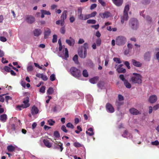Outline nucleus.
<instances>
[{"mask_svg":"<svg viewBox=\"0 0 159 159\" xmlns=\"http://www.w3.org/2000/svg\"><path fill=\"white\" fill-rule=\"evenodd\" d=\"M142 77L141 75L138 73H133V76L130 80L133 84H140L142 83Z\"/></svg>","mask_w":159,"mask_h":159,"instance_id":"nucleus-1","label":"nucleus"},{"mask_svg":"<svg viewBox=\"0 0 159 159\" xmlns=\"http://www.w3.org/2000/svg\"><path fill=\"white\" fill-rule=\"evenodd\" d=\"M129 26L132 30H137L139 26L138 20L135 18L131 19L129 21Z\"/></svg>","mask_w":159,"mask_h":159,"instance_id":"nucleus-2","label":"nucleus"},{"mask_svg":"<svg viewBox=\"0 0 159 159\" xmlns=\"http://www.w3.org/2000/svg\"><path fill=\"white\" fill-rule=\"evenodd\" d=\"M70 74L75 78H79L81 75L80 70L75 67L70 68Z\"/></svg>","mask_w":159,"mask_h":159,"instance_id":"nucleus-3","label":"nucleus"},{"mask_svg":"<svg viewBox=\"0 0 159 159\" xmlns=\"http://www.w3.org/2000/svg\"><path fill=\"white\" fill-rule=\"evenodd\" d=\"M129 9V6L128 5H127L125 6L124 11L123 15L121 17V22L122 24L124 23L125 20H127L128 19L129 16L128 12Z\"/></svg>","mask_w":159,"mask_h":159,"instance_id":"nucleus-4","label":"nucleus"},{"mask_svg":"<svg viewBox=\"0 0 159 159\" xmlns=\"http://www.w3.org/2000/svg\"><path fill=\"white\" fill-rule=\"evenodd\" d=\"M77 16L78 19L81 20H86V14H82V8L81 7L78 8Z\"/></svg>","mask_w":159,"mask_h":159,"instance_id":"nucleus-5","label":"nucleus"},{"mask_svg":"<svg viewBox=\"0 0 159 159\" xmlns=\"http://www.w3.org/2000/svg\"><path fill=\"white\" fill-rule=\"evenodd\" d=\"M126 41V39L124 37L119 36L116 38V42L118 45H122L125 43Z\"/></svg>","mask_w":159,"mask_h":159,"instance_id":"nucleus-6","label":"nucleus"},{"mask_svg":"<svg viewBox=\"0 0 159 159\" xmlns=\"http://www.w3.org/2000/svg\"><path fill=\"white\" fill-rule=\"evenodd\" d=\"M29 98L28 96H26L24 98L23 103L20 106H17V108L22 107L23 108H26L30 106V104L29 103Z\"/></svg>","mask_w":159,"mask_h":159,"instance_id":"nucleus-7","label":"nucleus"},{"mask_svg":"<svg viewBox=\"0 0 159 159\" xmlns=\"http://www.w3.org/2000/svg\"><path fill=\"white\" fill-rule=\"evenodd\" d=\"M107 111L110 113H113L114 111V109L112 105L109 103H107L106 106Z\"/></svg>","mask_w":159,"mask_h":159,"instance_id":"nucleus-8","label":"nucleus"},{"mask_svg":"<svg viewBox=\"0 0 159 159\" xmlns=\"http://www.w3.org/2000/svg\"><path fill=\"white\" fill-rule=\"evenodd\" d=\"M157 98L156 95H153L150 96L148 99V101L149 102L152 104L155 103L157 102Z\"/></svg>","mask_w":159,"mask_h":159,"instance_id":"nucleus-9","label":"nucleus"},{"mask_svg":"<svg viewBox=\"0 0 159 159\" xmlns=\"http://www.w3.org/2000/svg\"><path fill=\"white\" fill-rule=\"evenodd\" d=\"M99 15L102 18H107L111 16V14L109 11H105L104 13H100Z\"/></svg>","mask_w":159,"mask_h":159,"instance_id":"nucleus-10","label":"nucleus"},{"mask_svg":"<svg viewBox=\"0 0 159 159\" xmlns=\"http://www.w3.org/2000/svg\"><path fill=\"white\" fill-rule=\"evenodd\" d=\"M26 20L27 22L30 24L33 23L35 21L34 17L31 15L27 16Z\"/></svg>","mask_w":159,"mask_h":159,"instance_id":"nucleus-11","label":"nucleus"},{"mask_svg":"<svg viewBox=\"0 0 159 159\" xmlns=\"http://www.w3.org/2000/svg\"><path fill=\"white\" fill-rule=\"evenodd\" d=\"M78 55L79 57L82 58H85L87 55V51L82 50H80L78 51Z\"/></svg>","mask_w":159,"mask_h":159,"instance_id":"nucleus-12","label":"nucleus"},{"mask_svg":"<svg viewBox=\"0 0 159 159\" xmlns=\"http://www.w3.org/2000/svg\"><path fill=\"white\" fill-rule=\"evenodd\" d=\"M51 30L49 28H46L45 29H44V39H47L48 38V36H50V34H51Z\"/></svg>","mask_w":159,"mask_h":159,"instance_id":"nucleus-13","label":"nucleus"},{"mask_svg":"<svg viewBox=\"0 0 159 159\" xmlns=\"http://www.w3.org/2000/svg\"><path fill=\"white\" fill-rule=\"evenodd\" d=\"M66 43L70 46H73L75 43V40L71 37L69 38V39H66Z\"/></svg>","mask_w":159,"mask_h":159,"instance_id":"nucleus-14","label":"nucleus"},{"mask_svg":"<svg viewBox=\"0 0 159 159\" xmlns=\"http://www.w3.org/2000/svg\"><path fill=\"white\" fill-rule=\"evenodd\" d=\"M151 52H146L144 55V59L146 61H150L151 58Z\"/></svg>","mask_w":159,"mask_h":159,"instance_id":"nucleus-15","label":"nucleus"},{"mask_svg":"<svg viewBox=\"0 0 159 159\" xmlns=\"http://www.w3.org/2000/svg\"><path fill=\"white\" fill-rule=\"evenodd\" d=\"M130 113L133 115H137L141 114V113L134 108H132L129 110Z\"/></svg>","mask_w":159,"mask_h":159,"instance_id":"nucleus-16","label":"nucleus"},{"mask_svg":"<svg viewBox=\"0 0 159 159\" xmlns=\"http://www.w3.org/2000/svg\"><path fill=\"white\" fill-rule=\"evenodd\" d=\"M131 62L133 65L137 67H141L142 65V63H140L139 61H137L134 59H132Z\"/></svg>","mask_w":159,"mask_h":159,"instance_id":"nucleus-17","label":"nucleus"},{"mask_svg":"<svg viewBox=\"0 0 159 159\" xmlns=\"http://www.w3.org/2000/svg\"><path fill=\"white\" fill-rule=\"evenodd\" d=\"M39 111L38 109L35 106H34L32 107L31 110V113L32 115H34L37 114L39 112Z\"/></svg>","mask_w":159,"mask_h":159,"instance_id":"nucleus-18","label":"nucleus"},{"mask_svg":"<svg viewBox=\"0 0 159 159\" xmlns=\"http://www.w3.org/2000/svg\"><path fill=\"white\" fill-rule=\"evenodd\" d=\"M42 33V31L40 29H35L33 31L34 35L36 37L39 36Z\"/></svg>","mask_w":159,"mask_h":159,"instance_id":"nucleus-19","label":"nucleus"},{"mask_svg":"<svg viewBox=\"0 0 159 159\" xmlns=\"http://www.w3.org/2000/svg\"><path fill=\"white\" fill-rule=\"evenodd\" d=\"M113 3L117 6H120L122 4L123 0H112Z\"/></svg>","mask_w":159,"mask_h":159,"instance_id":"nucleus-20","label":"nucleus"},{"mask_svg":"<svg viewBox=\"0 0 159 159\" xmlns=\"http://www.w3.org/2000/svg\"><path fill=\"white\" fill-rule=\"evenodd\" d=\"M67 11L66 10H64L63 12L61 17V20L63 21H64V20L67 18Z\"/></svg>","mask_w":159,"mask_h":159,"instance_id":"nucleus-21","label":"nucleus"},{"mask_svg":"<svg viewBox=\"0 0 159 159\" xmlns=\"http://www.w3.org/2000/svg\"><path fill=\"white\" fill-rule=\"evenodd\" d=\"M43 143L44 145L47 147L50 148L52 147V145L47 139H44Z\"/></svg>","mask_w":159,"mask_h":159,"instance_id":"nucleus-22","label":"nucleus"},{"mask_svg":"<svg viewBox=\"0 0 159 159\" xmlns=\"http://www.w3.org/2000/svg\"><path fill=\"white\" fill-rule=\"evenodd\" d=\"M121 101H116L115 103V105L117 107V109L118 110H119L120 107L121 105H122L124 102H120Z\"/></svg>","mask_w":159,"mask_h":159,"instance_id":"nucleus-23","label":"nucleus"},{"mask_svg":"<svg viewBox=\"0 0 159 159\" xmlns=\"http://www.w3.org/2000/svg\"><path fill=\"white\" fill-rule=\"evenodd\" d=\"M98 78L97 77H94L90 79V82L93 84L96 83L98 80Z\"/></svg>","mask_w":159,"mask_h":159,"instance_id":"nucleus-24","label":"nucleus"},{"mask_svg":"<svg viewBox=\"0 0 159 159\" xmlns=\"http://www.w3.org/2000/svg\"><path fill=\"white\" fill-rule=\"evenodd\" d=\"M116 70L118 73H125L126 72L125 69L122 68H117Z\"/></svg>","mask_w":159,"mask_h":159,"instance_id":"nucleus-25","label":"nucleus"},{"mask_svg":"<svg viewBox=\"0 0 159 159\" xmlns=\"http://www.w3.org/2000/svg\"><path fill=\"white\" fill-rule=\"evenodd\" d=\"M7 119V116L6 114H4L0 116V120L2 121L5 122Z\"/></svg>","mask_w":159,"mask_h":159,"instance_id":"nucleus-26","label":"nucleus"},{"mask_svg":"<svg viewBox=\"0 0 159 159\" xmlns=\"http://www.w3.org/2000/svg\"><path fill=\"white\" fill-rule=\"evenodd\" d=\"M7 150L9 152H12L15 150V148L12 145H9L7 147Z\"/></svg>","mask_w":159,"mask_h":159,"instance_id":"nucleus-27","label":"nucleus"},{"mask_svg":"<svg viewBox=\"0 0 159 159\" xmlns=\"http://www.w3.org/2000/svg\"><path fill=\"white\" fill-rule=\"evenodd\" d=\"M54 92V90L53 88L52 87L49 88L48 89L47 93L48 95L52 94Z\"/></svg>","mask_w":159,"mask_h":159,"instance_id":"nucleus-28","label":"nucleus"},{"mask_svg":"<svg viewBox=\"0 0 159 159\" xmlns=\"http://www.w3.org/2000/svg\"><path fill=\"white\" fill-rule=\"evenodd\" d=\"M65 23V21H63L61 20H59L56 22V24L57 25H59L60 24L61 26H64Z\"/></svg>","mask_w":159,"mask_h":159,"instance_id":"nucleus-29","label":"nucleus"},{"mask_svg":"<svg viewBox=\"0 0 159 159\" xmlns=\"http://www.w3.org/2000/svg\"><path fill=\"white\" fill-rule=\"evenodd\" d=\"M124 83L126 88L128 89H130L131 88V84L129 83L127 80L125 81V82H124Z\"/></svg>","mask_w":159,"mask_h":159,"instance_id":"nucleus-30","label":"nucleus"},{"mask_svg":"<svg viewBox=\"0 0 159 159\" xmlns=\"http://www.w3.org/2000/svg\"><path fill=\"white\" fill-rule=\"evenodd\" d=\"M73 60L76 64L78 63V56L77 55H75L73 58Z\"/></svg>","mask_w":159,"mask_h":159,"instance_id":"nucleus-31","label":"nucleus"},{"mask_svg":"<svg viewBox=\"0 0 159 159\" xmlns=\"http://www.w3.org/2000/svg\"><path fill=\"white\" fill-rule=\"evenodd\" d=\"M41 13H43L44 15H51V13L49 11H47L45 10H41Z\"/></svg>","mask_w":159,"mask_h":159,"instance_id":"nucleus-32","label":"nucleus"},{"mask_svg":"<svg viewBox=\"0 0 159 159\" xmlns=\"http://www.w3.org/2000/svg\"><path fill=\"white\" fill-rule=\"evenodd\" d=\"M54 136L57 138H58L60 137V134L59 132L57 131H55L54 133Z\"/></svg>","mask_w":159,"mask_h":159,"instance_id":"nucleus-33","label":"nucleus"},{"mask_svg":"<svg viewBox=\"0 0 159 159\" xmlns=\"http://www.w3.org/2000/svg\"><path fill=\"white\" fill-rule=\"evenodd\" d=\"M96 21L94 20L90 19L88 20L87 21V23L88 24H95L96 23Z\"/></svg>","mask_w":159,"mask_h":159,"instance_id":"nucleus-34","label":"nucleus"},{"mask_svg":"<svg viewBox=\"0 0 159 159\" xmlns=\"http://www.w3.org/2000/svg\"><path fill=\"white\" fill-rule=\"evenodd\" d=\"M113 60L114 61L116 62V63H117L119 64L121 63L122 62V61L120 60V59L118 58L114 57L113 58Z\"/></svg>","mask_w":159,"mask_h":159,"instance_id":"nucleus-35","label":"nucleus"},{"mask_svg":"<svg viewBox=\"0 0 159 159\" xmlns=\"http://www.w3.org/2000/svg\"><path fill=\"white\" fill-rule=\"evenodd\" d=\"M82 75L84 77H87L88 76V74L87 70H84L82 72Z\"/></svg>","mask_w":159,"mask_h":159,"instance_id":"nucleus-36","label":"nucleus"},{"mask_svg":"<svg viewBox=\"0 0 159 159\" xmlns=\"http://www.w3.org/2000/svg\"><path fill=\"white\" fill-rule=\"evenodd\" d=\"M66 126L67 127L70 128L71 129H73L74 128V126L70 122H69L67 123L66 125Z\"/></svg>","mask_w":159,"mask_h":159,"instance_id":"nucleus-37","label":"nucleus"},{"mask_svg":"<svg viewBox=\"0 0 159 159\" xmlns=\"http://www.w3.org/2000/svg\"><path fill=\"white\" fill-rule=\"evenodd\" d=\"M98 2L103 7H105L106 6V3L104 0H98Z\"/></svg>","mask_w":159,"mask_h":159,"instance_id":"nucleus-38","label":"nucleus"},{"mask_svg":"<svg viewBox=\"0 0 159 159\" xmlns=\"http://www.w3.org/2000/svg\"><path fill=\"white\" fill-rule=\"evenodd\" d=\"M45 87L44 86H42L41 88L40 89L39 91L41 93H44L45 92Z\"/></svg>","mask_w":159,"mask_h":159,"instance_id":"nucleus-39","label":"nucleus"},{"mask_svg":"<svg viewBox=\"0 0 159 159\" xmlns=\"http://www.w3.org/2000/svg\"><path fill=\"white\" fill-rule=\"evenodd\" d=\"M84 50L87 51V49L89 48V44L87 43H85L84 44Z\"/></svg>","mask_w":159,"mask_h":159,"instance_id":"nucleus-40","label":"nucleus"},{"mask_svg":"<svg viewBox=\"0 0 159 159\" xmlns=\"http://www.w3.org/2000/svg\"><path fill=\"white\" fill-rule=\"evenodd\" d=\"M101 40L99 38L98 39L96 40V43L98 46H99L101 44Z\"/></svg>","mask_w":159,"mask_h":159,"instance_id":"nucleus-41","label":"nucleus"},{"mask_svg":"<svg viewBox=\"0 0 159 159\" xmlns=\"http://www.w3.org/2000/svg\"><path fill=\"white\" fill-rule=\"evenodd\" d=\"M57 35L56 34H54L53 36V39H52V42L53 43H56L57 42Z\"/></svg>","mask_w":159,"mask_h":159,"instance_id":"nucleus-42","label":"nucleus"},{"mask_svg":"<svg viewBox=\"0 0 159 159\" xmlns=\"http://www.w3.org/2000/svg\"><path fill=\"white\" fill-rule=\"evenodd\" d=\"M61 129L64 132L66 133L68 131L66 129V127L64 125H62L61 127Z\"/></svg>","mask_w":159,"mask_h":159,"instance_id":"nucleus-43","label":"nucleus"},{"mask_svg":"<svg viewBox=\"0 0 159 159\" xmlns=\"http://www.w3.org/2000/svg\"><path fill=\"white\" fill-rule=\"evenodd\" d=\"M4 70L7 72H10V71L11 68L8 66H5L4 68Z\"/></svg>","mask_w":159,"mask_h":159,"instance_id":"nucleus-44","label":"nucleus"},{"mask_svg":"<svg viewBox=\"0 0 159 159\" xmlns=\"http://www.w3.org/2000/svg\"><path fill=\"white\" fill-rule=\"evenodd\" d=\"M65 31L66 30L64 27H63L61 28L60 30V32L61 33L64 34H65Z\"/></svg>","mask_w":159,"mask_h":159,"instance_id":"nucleus-45","label":"nucleus"},{"mask_svg":"<svg viewBox=\"0 0 159 159\" xmlns=\"http://www.w3.org/2000/svg\"><path fill=\"white\" fill-rule=\"evenodd\" d=\"M74 146L75 147H79L81 146V144L78 142H75L73 143Z\"/></svg>","mask_w":159,"mask_h":159,"instance_id":"nucleus-46","label":"nucleus"},{"mask_svg":"<svg viewBox=\"0 0 159 159\" xmlns=\"http://www.w3.org/2000/svg\"><path fill=\"white\" fill-rule=\"evenodd\" d=\"M119 78L121 80L124 82H125V81H126L127 80L125 79L124 75H119Z\"/></svg>","mask_w":159,"mask_h":159,"instance_id":"nucleus-47","label":"nucleus"},{"mask_svg":"<svg viewBox=\"0 0 159 159\" xmlns=\"http://www.w3.org/2000/svg\"><path fill=\"white\" fill-rule=\"evenodd\" d=\"M50 80L52 81H53L55 80V76L54 74L51 75L50 76Z\"/></svg>","mask_w":159,"mask_h":159,"instance_id":"nucleus-48","label":"nucleus"},{"mask_svg":"<svg viewBox=\"0 0 159 159\" xmlns=\"http://www.w3.org/2000/svg\"><path fill=\"white\" fill-rule=\"evenodd\" d=\"M118 101H122L124 100V97L122 95L119 94L118 95Z\"/></svg>","mask_w":159,"mask_h":159,"instance_id":"nucleus-49","label":"nucleus"},{"mask_svg":"<svg viewBox=\"0 0 159 159\" xmlns=\"http://www.w3.org/2000/svg\"><path fill=\"white\" fill-rule=\"evenodd\" d=\"M125 65L127 66L128 69H129L130 68L129 63L128 61H125L124 63Z\"/></svg>","mask_w":159,"mask_h":159,"instance_id":"nucleus-50","label":"nucleus"},{"mask_svg":"<svg viewBox=\"0 0 159 159\" xmlns=\"http://www.w3.org/2000/svg\"><path fill=\"white\" fill-rule=\"evenodd\" d=\"M151 144L152 145H158L159 144V142L158 140H156L155 141L152 142Z\"/></svg>","mask_w":159,"mask_h":159,"instance_id":"nucleus-51","label":"nucleus"},{"mask_svg":"<svg viewBox=\"0 0 159 159\" xmlns=\"http://www.w3.org/2000/svg\"><path fill=\"white\" fill-rule=\"evenodd\" d=\"M69 57L68 51L67 48L65 49V57L66 58L68 57Z\"/></svg>","mask_w":159,"mask_h":159,"instance_id":"nucleus-52","label":"nucleus"},{"mask_svg":"<svg viewBox=\"0 0 159 159\" xmlns=\"http://www.w3.org/2000/svg\"><path fill=\"white\" fill-rule=\"evenodd\" d=\"M7 39L6 38L3 36L0 37V40L3 42H5L7 41Z\"/></svg>","mask_w":159,"mask_h":159,"instance_id":"nucleus-53","label":"nucleus"},{"mask_svg":"<svg viewBox=\"0 0 159 159\" xmlns=\"http://www.w3.org/2000/svg\"><path fill=\"white\" fill-rule=\"evenodd\" d=\"M6 101L7 103H8V100L9 99L12 100V98L9 96H6L5 97Z\"/></svg>","mask_w":159,"mask_h":159,"instance_id":"nucleus-54","label":"nucleus"},{"mask_svg":"<svg viewBox=\"0 0 159 159\" xmlns=\"http://www.w3.org/2000/svg\"><path fill=\"white\" fill-rule=\"evenodd\" d=\"M41 78L44 81H46L48 79L47 76L46 75H43V74L42 75Z\"/></svg>","mask_w":159,"mask_h":159,"instance_id":"nucleus-55","label":"nucleus"},{"mask_svg":"<svg viewBox=\"0 0 159 159\" xmlns=\"http://www.w3.org/2000/svg\"><path fill=\"white\" fill-rule=\"evenodd\" d=\"M97 5L96 4H93L91 5L90 9L91 10L97 7Z\"/></svg>","mask_w":159,"mask_h":159,"instance_id":"nucleus-56","label":"nucleus"},{"mask_svg":"<svg viewBox=\"0 0 159 159\" xmlns=\"http://www.w3.org/2000/svg\"><path fill=\"white\" fill-rule=\"evenodd\" d=\"M144 18L148 21H151V18L149 16H147L146 17H145Z\"/></svg>","mask_w":159,"mask_h":159,"instance_id":"nucleus-57","label":"nucleus"},{"mask_svg":"<svg viewBox=\"0 0 159 159\" xmlns=\"http://www.w3.org/2000/svg\"><path fill=\"white\" fill-rule=\"evenodd\" d=\"M49 123V124L50 125H53L55 122L54 121H53L52 120H50L48 121Z\"/></svg>","mask_w":159,"mask_h":159,"instance_id":"nucleus-58","label":"nucleus"},{"mask_svg":"<svg viewBox=\"0 0 159 159\" xmlns=\"http://www.w3.org/2000/svg\"><path fill=\"white\" fill-rule=\"evenodd\" d=\"M128 134V131L127 130H125L123 134H122V137L124 138H126V136Z\"/></svg>","mask_w":159,"mask_h":159,"instance_id":"nucleus-59","label":"nucleus"},{"mask_svg":"<svg viewBox=\"0 0 159 159\" xmlns=\"http://www.w3.org/2000/svg\"><path fill=\"white\" fill-rule=\"evenodd\" d=\"M150 2V0H143L142 3L143 4H147Z\"/></svg>","mask_w":159,"mask_h":159,"instance_id":"nucleus-60","label":"nucleus"},{"mask_svg":"<svg viewBox=\"0 0 159 159\" xmlns=\"http://www.w3.org/2000/svg\"><path fill=\"white\" fill-rule=\"evenodd\" d=\"M27 70L29 71H32L33 70V67L31 66H30L28 67Z\"/></svg>","mask_w":159,"mask_h":159,"instance_id":"nucleus-61","label":"nucleus"},{"mask_svg":"<svg viewBox=\"0 0 159 159\" xmlns=\"http://www.w3.org/2000/svg\"><path fill=\"white\" fill-rule=\"evenodd\" d=\"M91 27L94 28L95 30H98L99 27V25L97 24L96 25H92L91 26Z\"/></svg>","mask_w":159,"mask_h":159,"instance_id":"nucleus-62","label":"nucleus"},{"mask_svg":"<svg viewBox=\"0 0 159 159\" xmlns=\"http://www.w3.org/2000/svg\"><path fill=\"white\" fill-rule=\"evenodd\" d=\"M158 108H159V104L155 105L153 107V109L155 111L157 110Z\"/></svg>","mask_w":159,"mask_h":159,"instance_id":"nucleus-63","label":"nucleus"},{"mask_svg":"<svg viewBox=\"0 0 159 159\" xmlns=\"http://www.w3.org/2000/svg\"><path fill=\"white\" fill-rule=\"evenodd\" d=\"M86 134H88L90 136H92L94 134V133L93 132H88V131H86Z\"/></svg>","mask_w":159,"mask_h":159,"instance_id":"nucleus-64","label":"nucleus"}]
</instances>
